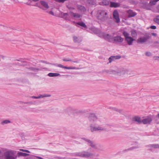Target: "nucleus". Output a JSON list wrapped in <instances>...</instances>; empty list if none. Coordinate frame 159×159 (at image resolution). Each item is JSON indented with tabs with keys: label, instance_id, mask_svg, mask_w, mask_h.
I'll use <instances>...</instances> for the list:
<instances>
[{
	"label": "nucleus",
	"instance_id": "1",
	"mask_svg": "<svg viewBox=\"0 0 159 159\" xmlns=\"http://www.w3.org/2000/svg\"><path fill=\"white\" fill-rule=\"evenodd\" d=\"M107 72L110 74L120 76L127 74L128 75H133L134 74L131 70L123 67L117 68L116 70L110 69L108 70Z\"/></svg>",
	"mask_w": 159,
	"mask_h": 159
},
{
	"label": "nucleus",
	"instance_id": "2",
	"mask_svg": "<svg viewBox=\"0 0 159 159\" xmlns=\"http://www.w3.org/2000/svg\"><path fill=\"white\" fill-rule=\"evenodd\" d=\"M97 17L98 20L102 22L106 21L108 18L107 11L105 10L98 11Z\"/></svg>",
	"mask_w": 159,
	"mask_h": 159
},
{
	"label": "nucleus",
	"instance_id": "3",
	"mask_svg": "<svg viewBox=\"0 0 159 159\" xmlns=\"http://www.w3.org/2000/svg\"><path fill=\"white\" fill-rule=\"evenodd\" d=\"M109 126V125H106L104 126H102L100 125H98L97 126H93L92 124H91L90 125V130L92 132L97 131H107L108 130L107 128V127Z\"/></svg>",
	"mask_w": 159,
	"mask_h": 159
},
{
	"label": "nucleus",
	"instance_id": "4",
	"mask_svg": "<svg viewBox=\"0 0 159 159\" xmlns=\"http://www.w3.org/2000/svg\"><path fill=\"white\" fill-rule=\"evenodd\" d=\"M15 152L11 150L7 151L4 153V156L5 159H16V156L14 155Z\"/></svg>",
	"mask_w": 159,
	"mask_h": 159
},
{
	"label": "nucleus",
	"instance_id": "5",
	"mask_svg": "<svg viewBox=\"0 0 159 159\" xmlns=\"http://www.w3.org/2000/svg\"><path fill=\"white\" fill-rule=\"evenodd\" d=\"M75 155L77 156L85 158H88L94 155L93 153L87 152L86 151H83L82 152L76 153Z\"/></svg>",
	"mask_w": 159,
	"mask_h": 159
},
{
	"label": "nucleus",
	"instance_id": "6",
	"mask_svg": "<svg viewBox=\"0 0 159 159\" xmlns=\"http://www.w3.org/2000/svg\"><path fill=\"white\" fill-rule=\"evenodd\" d=\"M150 36L148 35L146 37H140L139 38L137 41V42L138 43H142L147 42V40L149 39Z\"/></svg>",
	"mask_w": 159,
	"mask_h": 159
},
{
	"label": "nucleus",
	"instance_id": "7",
	"mask_svg": "<svg viewBox=\"0 0 159 159\" xmlns=\"http://www.w3.org/2000/svg\"><path fill=\"white\" fill-rule=\"evenodd\" d=\"M152 118L154 119L153 116L152 117L151 116H148L147 118L142 120V123L144 124H149L152 121Z\"/></svg>",
	"mask_w": 159,
	"mask_h": 159
},
{
	"label": "nucleus",
	"instance_id": "8",
	"mask_svg": "<svg viewBox=\"0 0 159 159\" xmlns=\"http://www.w3.org/2000/svg\"><path fill=\"white\" fill-rule=\"evenodd\" d=\"M113 16L114 19L116 20V23H118L120 21V19L119 17V15L117 10H115L113 14Z\"/></svg>",
	"mask_w": 159,
	"mask_h": 159
},
{
	"label": "nucleus",
	"instance_id": "9",
	"mask_svg": "<svg viewBox=\"0 0 159 159\" xmlns=\"http://www.w3.org/2000/svg\"><path fill=\"white\" fill-rule=\"evenodd\" d=\"M53 65L55 66H57L58 67H60L61 68H64L65 69H68V70H70V69L78 70L80 69L79 68H77L75 67L64 66L61 64H58L57 65V64H54Z\"/></svg>",
	"mask_w": 159,
	"mask_h": 159
},
{
	"label": "nucleus",
	"instance_id": "10",
	"mask_svg": "<svg viewBox=\"0 0 159 159\" xmlns=\"http://www.w3.org/2000/svg\"><path fill=\"white\" fill-rule=\"evenodd\" d=\"M113 39L114 41L116 42L121 43L124 41V39L119 36H117L113 37Z\"/></svg>",
	"mask_w": 159,
	"mask_h": 159
},
{
	"label": "nucleus",
	"instance_id": "11",
	"mask_svg": "<svg viewBox=\"0 0 159 159\" xmlns=\"http://www.w3.org/2000/svg\"><path fill=\"white\" fill-rule=\"evenodd\" d=\"M121 58V56L120 55L112 56L110 57L108 59L109 63H111L112 61Z\"/></svg>",
	"mask_w": 159,
	"mask_h": 159
},
{
	"label": "nucleus",
	"instance_id": "12",
	"mask_svg": "<svg viewBox=\"0 0 159 159\" xmlns=\"http://www.w3.org/2000/svg\"><path fill=\"white\" fill-rule=\"evenodd\" d=\"M97 119V116L94 114H92L90 115L89 117V120L92 122L96 121Z\"/></svg>",
	"mask_w": 159,
	"mask_h": 159
},
{
	"label": "nucleus",
	"instance_id": "13",
	"mask_svg": "<svg viewBox=\"0 0 159 159\" xmlns=\"http://www.w3.org/2000/svg\"><path fill=\"white\" fill-rule=\"evenodd\" d=\"M101 35L105 39L110 40L112 39V37L108 34H106L104 33H102Z\"/></svg>",
	"mask_w": 159,
	"mask_h": 159
},
{
	"label": "nucleus",
	"instance_id": "14",
	"mask_svg": "<svg viewBox=\"0 0 159 159\" xmlns=\"http://www.w3.org/2000/svg\"><path fill=\"white\" fill-rule=\"evenodd\" d=\"M135 40V39H134L131 37L126 38V39H125V40L127 42L129 45H131L132 44L133 42Z\"/></svg>",
	"mask_w": 159,
	"mask_h": 159
},
{
	"label": "nucleus",
	"instance_id": "15",
	"mask_svg": "<svg viewBox=\"0 0 159 159\" xmlns=\"http://www.w3.org/2000/svg\"><path fill=\"white\" fill-rule=\"evenodd\" d=\"M73 40L74 42L75 43H79L81 42L82 41V39L79 36H73Z\"/></svg>",
	"mask_w": 159,
	"mask_h": 159
},
{
	"label": "nucleus",
	"instance_id": "16",
	"mask_svg": "<svg viewBox=\"0 0 159 159\" xmlns=\"http://www.w3.org/2000/svg\"><path fill=\"white\" fill-rule=\"evenodd\" d=\"M127 12L128 14V17H134L137 15V13L136 12H133L131 10H128L127 11Z\"/></svg>",
	"mask_w": 159,
	"mask_h": 159
},
{
	"label": "nucleus",
	"instance_id": "17",
	"mask_svg": "<svg viewBox=\"0 0 159 159\" xmlns=\"http://www.w3.org/2000/svg\"><path fill=\"white\" fill-rule=\"evenodd\" d=\"M133 121L137 122L138 124H140L142 123V120L141 118L138 116H135L133 118Z\"/></svg>",
	"mask_w": 159,
	"mask_h": 159
},
{
	"label": "nucleus",
	"instance_id": "18",
	"mask_svg": "<svg viewBox=\"0 0 159 159\" xmlns=\"http://www.w3.org/2000/svg\"><path fill=\"white\" fill-rule=\"evenodd\" d=\"M65 111L66 113L69 114L73 112L74 109L71 107H69L65 109Z\"/></svg>",
	"mask_w": 159,
	"mask_h": 159
},
{
	"label": "nucleus",
	"instance_id": "19",
	"mask_svg": "<svg viewBox=\"0 0 159 159\" xmlns=\"http://www.w3.org/2000/svg\"><path fill=\"white\" fill-rule=\"evenodd\" d=\"M120 3L113 2H110V6L111 7H114L115 8L119 7L120 6Z\"/></svg>",
	"mask_w": 159,
	"mask_h": 159
},
{
	"label": "nucleus",
	"instance_id": "20",
	"mask_svg": "<svg viewBox=\"0 0 159 159\" xmlns=\"http://www.w3.org/2000/svg\"><path fill=\"white\" fill-rule=\"evenodd\" d=\"M70 14L71 16H73L74 17L76 18H79L81 17V15L78 14L74 13L73 12H70Z\"/></svg>",
	"mask_w": 159,
	"mask_h": 159
},
{
	"label": "nucleus",
	"instance_id": "21",
	"mask_svg": "<svg viewBox=\"0 0 159 159\" xmlns=\"http://www.w3.org/2000/svg\"><path fill=\"white\" fill-rule=\"evenodd\" d=\"M77 7L78 9L80 10L81 11L84 12L86 11L85 7L81 5H78Z\"/></svg>",
	"mask_w": 159,
	"mask_h": 159
},
{
	"label": "nucleus",
	"instance_id": "22",
	"mask_svg": "<svg viewBox=\"0 0 159 159\" xmlns=\"http://www.w3.org/2000/svg\"><path fill=\"white\" fill-rule=\"evenodd\" d=\"M48 75L49 77H53L60 76V74L57 73H50L48 74Z\"/></svg>",
	"mask_w": 159,
	"mask_h": 159
},
{
	"label": "nucleus",
	"instance_id": "23",
	"mask_svg": "<svg viewBox=\"0 0 159 159\" xmlns=\"http://www.w3.org/2000/svg\"><path fill=\"white\" fill-rule=\"evenodd\" d=\"M61 17L66 20L68 19V13H64L63 12H61Z\"/></svg>",
	"mask_w": 159,
	"mask_h": 159
},
{
	"label": "nucleus",
	"instance_id": "24",
	"mask_svg": "<svg viewBox=\"0 0 159 159\" xmlns=\"http://www.w3.org/2000/svg\"><path fill=\"white\" fill-rule=\"evenodd\" d=\"M101 5H108L109 4V2L107 0H102V2H100Z\"/></svg>",
	"mask_w": 159,
	"mask_h": 159
},
{
	"label": "nucleus",
	"instance_id": "25",
	"mask_svg": "<svg viewBox=\"0 0 159 159\" xmlns=\"http://www.w3.org/2000/svg\"><path fill=\"white\" fill-rule=\"evenodd\" d=\"M40 2V3L44 7L46 8H48L49 7V6L48 5L47 3V2H46L43 1H41Z\"/></svg>",
	"mask_w": 159,
	"mask_h": 159
},
{
	"label": "nucleus",
	"instance_id": "26",
	"mask_svg": "<svg viewBox=\"0 0 159 159\" xmlns=\"http://www.w3.org/2000/svg\"><path fill=\"white\" fill-rule=\"evenodd\" d=\"M148 146L150 147H152L154 148H159V144H150Z\"/></svg>",
	"mask_w": 159,
	"mask_h": 159
},
{
	"label": "nucleus",
	"instance_id": "27",
	"mask_svg": "<svg viewBox=\"0 0 159 159\" xmlns=\"http://www.w3.org/2000/svg\"><path fill=\"white\" fill-rule=\"evenodd\" d=\"M17 155L19 157L20 156L25 157L29 155V154L25 153L19 152L17 153Z\"/></svg>",
	"mask_w": 159,
	"mask_h": 159
},
{
	"label": "nucleus",
	"instance_id": "28",
	"mask_svg": "<svg viewBox=\"0 0 159 159\" xmlns=\"http://www.w3.org/2000/svg\"><path fill=\"white\" fill-rule=\"evenodd\" d=\"M131 35L133 38H136L137 36V33L135 30H131Z\"/></svg>",
	"mask_w": 159,
	"mask_h": 159
},
{
	"label": "nucleus",
	"instance_id": "29",
	"mask_svg": "<svg viewBox=\"0 0 159 159\" xmlns=\"http://www.w3.org/2000/svg\"><path fill=\"white\" fill-rule=\"evenodd\" d=\"M63 61H72L74 63H78L79 61H73L71 59L69 58H65L63 59Z\"/></svg>",
	"mask_w": 159,
	"mask_h": 159
},
{
	"label": "nucleus",
	"instance_id": "30",
	"mask_svg": "<svg viewBox=\"0 0 159 159\" xmlns=\"http://www.w3.org/2000/svg\"><path fill=\"white\" fill-rule=\"evenodd\" d=\"M76 25H80L84 28H87V25L84 24L83 22H77L76 23V25Z\"/></svg>",
	"mask_w": 159,
	"mask_h": 159
},
{
	"label": "nucleus",
	"instance_id": "31",
	"mask_svg": "<svg viewBox=\"0 0 159 159\" xmlns=\"http://www.w3.org/2000/svg\"><path fill=\"white\" fill-rule=\"evenodd\" d=\"M159 1V0H151L150 2V5L152 6L156 4V3Z\"/></svg>",
	"mask_w": 159,
	"mask_h": 159
},
{
	"label": "nucleus",
	"instance_id": "32",
	"mask_svg": "<svg viewBox=\"0 0 159 159\" xmlns=\"http://www.w3.org/2000/svg\"><path fill=\"white\" fill-rule=\"evenodd\" d=\"M41 69H40L39 68H37L35 67H29L28 68V69L30 70H32L34 71H36L37 70H41Z\"/></svg>",
	"mask_w": 159,
	"mask_h": 159
},
{
	"label": "nucleus",
	"instance_id": "33",
	"mask_svg": "<svg viewBox=\"0 0 159 159\" xmlns=\"http://www.w3.org/2000/svg\"><path fill=\"white\" fill-rule=\"evenodd\" d=\"M122 34L123 35L125 36V39H126V38L130 37V36H129V34L126 31H124L123 32Z\"/></svg>",
	"mask_w": 159,
	"mask_h": 159
},
{
	"label": "nucleus",
	"instance_id": "34",
	"mask_svg": "<svg viewBox=\"0 0 159 159\" xmlns=\"http://www.w3.org/2000/svg\"><path fill=\"white\" fill-rule=\"evenodd\" d=\"M87 2L91 5H94L95 4V2L94 0H87Z\"/></svg>",
	"mask_w": 159,
	"mask_h": 159
},
{
	"label": "nucleus",
	"instance_id": "35",
	"mask_svg": "<svg viewBox=\"0 0 159 159\" xmlns=\"http://www.w3.org/2000/svg\"><path fill=\"white\" fill-rule=\"evenodd\" d=\"M10 123H11V121L10 120H5L2 121L1 122V124L2 125H4L5 124H7Z\"/></svg>",
	"mask_w": 159,
	"mask_h": 159
},
{
	"label": "nucleus",
	"instance_id": "36",
	"mask_svg": "<svg viewBox=\"0 0 159 159\" xmlns=\"http://www.w3.org/2000/svg\"><path fill=\"white\" fill-rule=\"evenodd\" d=\"M82 140H84L85 141L87 142V143H88L89 144L92 141V140H90L89 139H86V138H82Z\"/></svg>",
	"mask_w": 159,
	"mask_h": 159
},
{
	"label": "nucleus",
	"instance_id": "37",
	"mask_svg": "<svg viewBox=\"0 0 159 159\" xmlns=\"http://www.w3.org/2000/svg\"><path fill=\"white\" fill-rule=\"evenodd\" d=\"M89 146L92 148H95L96 147V144L94 143V142L92 141L90 143H89Z\"/></svg>",
	"mask_w": 159,
	"mask_h": 159
},
{
	"label": "nucleus",
	"instance_id": "38",
	"mask_svg": "<svg viewBox=\"0 0 159 159\" xmlns=\"http://www.w3.org/2000/svg\"><path fill=\"white\" fill-rule=\"evenodd\" d=\"M39 96L40 98H43L44 97H49L51 96V95H50L48 94H44L43 95H40Z\"/></svg>",
	"mask_w": 159,
	"mask_h": 159
},
{
	"label": "nucleus",
	"instance_id": "39",
	"mask_svg": "<svg viewBox=\"0 0 159 159\" xmlns=\"http://www.w3.org/2000/svg\"><path fill=\"white\" fill-rule=\"evenodd\" d=\"M116 111L119 112L121 114H124V111L123 110L120 109H119L117 108Z\"/></svg>",
	"mask_w": 159,
	"mask_h": 159
},
{
	"label": "nucleus",
	"instance_id": "40",
	"mask_svg": "<svg viewBox=\"0 0 159 159\" xmlns=\"http://www.w3.org/2000/svg\"><path fill=\"white\" fill-rule=\"evenodd\" d=\"M153 116L154 120L157 122V118H159V113L156 116Z\"/></svg>",
	"mask_w": 159,
	"mask_h": 159
},
{
	"label": "nucleus",
	"instance_id": "41",
	"mask_svg": "<svg viewBox=\"0 0 159 159\" xmlns=\"http://www.w3.org/2000/svg\"><path fill=\"white\" fill-rule=\"evenodd\" d=\"M108 108L111 109L112 110H114V111H116V110L117 109V108L115 107H109Z\"/></svg>",
	"mask_w": 159,
	"mask_h": 159
},
{
	"label": "nucleus",
	"instance_id": "42",
	"mask_svg": "<svg viewBox=\"0 0 159 159\" xmlns=\"http://www.w3.org/2000/svg\"><path fill=\"white\" fill-rule=\"evenodd\" d=\"M153 21L159 24V19L158 18H154L153 19Z\"/></svg>",
	"mask_w": 159,
	"mask_h": 159
},
{
	"label": "nucleus",
	"instance_id": "43",
	"mask_svg": "<svg viewBox=\"0 0 159 159\" xmlns=\"http://www.w3.org/2000/svg\"><path fill=\"white\" fill-rule=\"evenodd\" d=\"M39 62H42L44 63H45L46 64H51L50 63H49L47 61H43V60H40L39 61Z\"/></svg>",
	"mask_w": 159,
	"mask_h": 159
},
{
	"label": "nucleus",
	"instance_id": "44",
	"mask_svg": "<svg viewBox=\"0 0 159 159\" xmlns=\"http://www.w3.org/2000/svg\"><path fill=\"white\" fill-rule=\"evenodd\" d=\"M153 59L154 60H158L159 61V56H155L153 57Z\"/></svg>",
	"mask_w": 159,
	"mask_h": 159
},
{
	"label": "nucleus",
	"instance_id": "45",
	"mask_svg": "<svg viewBox=\"0 0 159 159\" xmlns=\"http://www.w3.org/2000/svg\"><path fill=\"white\" fill-rule=\"evenodd\" d=\"M145 54L148 56H150L151 55V53L150 52H146Z\"/></svg>",
	"mask_w": 159,
	"mask_h": 159
},
{
	"label": "nucleus",
	"instance_id": "46",
	"mask_svg": "<svg viewBox=\"0 0 159 159\" xmlns=\"http://www.w3.org/2000/svg\"><path fill=\"white\" fill-rule=\"evenodd\" d=\"M159 44V42L158 41H155L153 43V46H157V45H156L157 44Z\"/></svg>",
	"mask_w": 159,
	"mask_h": 159
},
{
	"label": "nucleus",
	"instance_id": "47",
	"mask_svg": "<svg viewBox=\"0 0 159 159\" xmlns=\"http://www.w3.org/2000/svg\"><path fill=\"white\" fill-rule=\"evenodd\" d=\"M66 0H56V1L59 2L64 3Z\"/></svg>",
	"mask_w": 159,
	"mask_h": 159
},
{
	"label": "nucleus",
	"instance_id": "48",
	"mask_svg": "<svg viewBox=\"0 0 159 159\" xmlns=\"http://www.w3.org/2000/svg\"><path fill=\"white\" fill-rule=\"evenodd\" d=\"M22 103H24V104H32V102H21Z\"/></svg>",
	"mask_w": 159,
	"mask_h": 159
},
{
	"label": "nucleus",
	"instance_id": "49",
	"mask_svg": "<svg viewBox=\"0 0 159 159\" xmlns=\"http://www.w3.org/2000/svg\"><path fill=\"white\" fill-rule=\"evenodd\" d=\"M137 148L135 147H132V148H129L127 150H126V151L130 150L133 149H134L136 148Z\"/></svg>",
	"mask_w": 159,
	"mask_h": 159
},
{
	"label": "nucleus",
	"instance_id": "50",
	"mask_svg": "<svg viewBox=\"0 0 159 159\" xmlns=\"http://www.w3.org/2000/svg\"><path fill=\"white\" fill-rule=\"evenodd\" d=\"M150 28L154 30L156 29V26L155 25H152L150 27Z\"/></svg>",
	"mask_w": 159,
	"mask_h": 159
},
{
	"label": "nucleus",
	"instance_id": "51",
	"mask_svg": "<svg viewBox=\"0 0 159 159\" xmlns=\"http://www.w3.org/2000/svg\"><path fill=\"white\" fill-rule=\"evenodd\" d=\"M48 13L50 14H51L53 16H54V13L53 12V11H50L49 12H48Z\"/></svg>",
	"mask_w": 159,
	"mask_h": 159
},
{
	"label": "nucleus",
	"instance_id": "52",
	"mask_svg": "<svg viewBox=\"0 0 159 159\" xmlns=\"http://www.w3.org/2000/svg\"><path fill=\"white\" fill-rule=\"evenodd\" d=\"M0 57H1L2 59H4L5 57L3 55H0Z\"/></svg>",
	"mask_w": 159,
	"mask_h": 159
},
{
	"label": "nucleus",
	"instance_id": "53",
	"mask_svg": "<svg viewBox=\"0 0 159 159\" xmlns=\"http://www.w3.org/2000/svg\"><path fill=\"white\" fill-rule=\"evenodd\" d=\"M157 8L158 12H159V4L157 6Z\"/></svg>",
	"mask_w": 159,
	"mask_h": 159
},
{
	"label": "nucleus",
	"instance_id": "54",
	"mask_svg": "<svg viewBox=\"0 0 159 159\" xmlns=\"http://www.w3.org/2000/svg\"><path fill=\"white\" fill-rule=\"evenodd\" d=\"M31 98L36 99V96H32L30 97Z\"/></svg>",
	"mask_w": 159,
	"mask_h": 159
},
{
	"label": "nucleus",
	"instance_id": "55",
	"mask_svg": "<svg viewBox=\"0 0 159 159\" xmlns=\"http://www.w3.org/2000/svg\"><path fill=\"white\" fill-rule=\"evenodd\" d=\"M24 152H25L28 153H30V152L28 150H25V151H24Z\"/></svg>",
	"mask_w": 159,
	"mask_h": 159
},
{
	"label": "nucleus",
	"instance_id": "56",
	"mask_svg": "<svg viewBox=\"0 0 159 159\" xmlns=\"http://www.w3.org/2000/svg\"><path fill=\"white\" fill-rule=\"evenodd\" d=\"M152 35L155 36H156V34H155V33H152Z\"/></svg>",
	"mask_w": 159,
	"mask_h": 159
},
{
	"label": "nucleus",
	"instance_id": "57",
	"mask_svg": "<svg viewBox=\"0 0 159 159\" xmlns=\"http://www.w3.org/2000/svg\"><path fill=\"white\" fill-rule=\"evenodd\" d=\"M155 18L159 19V15L157 16Z\"/></svg>",
	"mask_w": 159,
	"mask_h": 159
},
{
	"label": "nucleus",
	"instance_id": "58",
	"mask_svg": "<svg viewBox=\"0 0 159 159\" xmlns=\"http://www.w3.org/2000/svg\"><path fill=\"white\" fill-rule=\"evenodd\" d=\"M25 150H24V149H20V151H23V152H24V151H25Z\"/></svg>",
	"mask_w": 159,
	"mask_h": 159
},
{
	"label": "nucleus",
	"instance_id": "59",
	"mask_svg": "<svg viewBox=\"0 0 159 159\" xmlns=\"http://www.w3.org/2000/svg\"><path fill=\"white\" fill-rule=\"evenodd\" d=\"M37 157L39 159H43V158H42L40 157Z\"/></svg>",
	"mask_w": 159,
	"mask_h": 159
},
{
	"label": "nucleus",
	"instance_id": "60",
	"mask_svg": "<svg viewBox=\"0 0 159 159\" xmlns=\"http://www.w3.org/2000/svg\"><path fill=\"white\" fill-rule=\"evenodd\" d=\"M39 98H40L39 95V96L36 97V99H39Z\"/></svg>",
	"mask_w": 159,
	"mask_h": 159
},
{
	"label": "nucleus",
	"instance_id": "61",
	"mask_svg": "<svg viewBox=\"0 0 159 159\" xmlns=\"http://www.w3.org/2000/svg\"><path fill=\"white\" fill-rule=\"evenodd\" d=\"M32 0L34 2H36L38 1L39 0Z\"/></svg>",
	"mask_w": 159,
	"mask_h": 159
},
{
	"label": "nucleus",
	"instance_id": "62",
	"mask_svg": "<svg viewBox=\"0 0 159 159\" xmlns=\"http://www.w3.org/2000/svg\"><path fill=\"white\" fill-rule=\"evenodd\" d=\"M26 4H27L28 5H30V4L29 3H27Z\"/></svg>",
	"mask_w": 159,
	"mask_h": 159
},
{
	"label": "nucleus",
	"instance_id": "63",
	"mask_svg": "<svg viewBox=\"0 0 159 159\" xmlns=\"http://www.w3.org/2000/svg\"><path fill=\"white\" fill-rule=\"evenodd\" d=\"M2 152H1V151L0 150V154H1Z\"/></svg>",
	"mask_w": 159,
	"mask_h": 159
},
{
	"label": "nucleus",
	"instance_id": "64",
	"mask_svg": "<svg viewBox=\"0 0 159 159\" xmlns=\"http://www.w3.org/2000/svg\"><path fill=\"white\" fill-rule=\"evenodd\" d=\"M16 60L17 61H20V60H19L16 59Z\"/></svg>",
	"mask_w": 159,
	"mask_h": 159
}]
</instances>
